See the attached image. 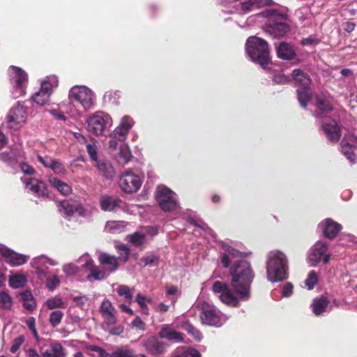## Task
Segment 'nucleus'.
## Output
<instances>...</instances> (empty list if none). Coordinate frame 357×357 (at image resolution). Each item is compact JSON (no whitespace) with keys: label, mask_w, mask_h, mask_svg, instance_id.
Masks as SVG:
<instances>
[{"label":"nucleus","mask_w":357,"mask_h":357,"mask_svg":"<svg viewBox=\"0 0 357 357\" xmlns=\"http://www.w3.org/2000/svg\"><path fill=\"white\" fill-rule=\"evenodd\" d=\"M324 236L328 238H335L341 230L342 226L331 218L323 220L319 225Z\"/></svg>","instance_id":"nucleus-21"},{"label":"nucleus","mask_w":357,"mask_h":357,"mask_svg":"<svg viewBox=\"0 0 357 357\" xmlns=\"http://www.w3.org/2000/svg\"><path fill=\"white\" fill-rule=\"evenodd\" d=\"M116 248L121 255L119 259L123 260L124 261H127L128 256L130 255L129 248L126 245L123 244L118 245Z\"/></svg>","instance_id":"nucleus-59"},{"label":"nucleus","mask_w":357,"mask_h":357,"mask_svg":"<svg viewBox=\"0 0 357 357\" xmlns=\"http://www.w3.org/2000/svg\"><path fill=\"white\" fill-rule=\"evenodd\" d=\"M145 266L155 265L158 261V257L154 254H149L142 259Z\"/></svg>","instance_id":"nucleus-58"},{"label":"nucleus","mask_w":357,"mask_h":357,"mask_svg":"<svg viewBox=\"0 0 357 357\" xmlns=\"http://www.w3.org/2000/svg\"><path fill=\"white\" fill-rule=\"evenodd\" d=\"M293 79L299 85L297 89L298 100L301 105L305 107L311 98V93L309 91V86L311 80L309 76L300 69H296L292 73Z\"/></svg>","instance_id":"nucleus-10"},{"label":"nucleus","mask_w":357,"mask_h":357,"mask_svg":"<svg viewBox=\"0 0 357 357\" xmlns=\"http://www.w3.org/2000/svg\"><path fill=\"white\" fill-rule=\"evenodd\" d=\"M100 312L103 318L104 324L111 326L116 322V310L108 299H105L102 302L100 306Z\"/></svg>","instance_id":"nucleus-19"},{"label":"nucleus","mask_w":357,"mask_h":357,"mask_svg":"<svg viewBox=\"0 0 357 357\" xmlns=\"http://www.w3.org/2000/svg\"><path fill=\"white\" fill-rule=\"evenodd\" d=\"M63 317V313L61 311L56 310L53 311L50 315V323L53 326L55 327L58 326Z\"/></svg>","instance_id":"nucleus-49"},{"label":"nucleus","mask_w":357,"mask_h":357,"mask_svg":"<svg viewBox=\"0 0 357 357\" xmlns=\"http://www.w3.org/2000/svg\"><path fill=\"white\" fill-rule=\"evenodd\" d=\"M125 227V222L121 221H107L105 225V230L110 233L122 232Z\"/></svg>","instance_id":"nucleus-38"},{"label":"nucleus","mask_w":357,"mask_h":357,"mask_svg":"<svg viewBox=\"0 0 357 357\" xmlns=\"http://www.w3.org/2000/svg\"><path fill=\"white\" fill-rule=\"evenodd\" d=\"M316 106L320 112L316 113L314 116L317 119H322L321 128L328 139L333 142H338L340 137V130L336 121L327 116H322V113L328 112L333 109L329 99L324 95L318 96L317 97Z\"/></svg>","instance_id":"nucleus-3"},{"label":"nucleus","mask_w":357,"mask_h":357,"mask_svg":"<svg viewBox=\"0 0 357 357\" xmlns=\"http://www.w3.org/2000/svg\"><path fill=\"white\" fill-rule=\"evenodd\" d=\"M132 326L141 331H145V324L139 317H136L132 321Z\"/></svg>","instance_id":"nucleus-64"},{"label":"nucleus","mask_w":357,"mask_h":357,"mask_svg":"<svg viewBox=\"0 0 357 357\" xmlns=\"http://www.w3.org/2000/svg\"><path fill=\"white\" fill-rule=\"evenodd\" d=\"M26 278L22 274H15L9 278V284L14 289H19L24 286Z\"/></svg>","instance_id":"nucleus-39"},{"label":"nucleus","mask_w":357,"mask_h":357,"mask_svg":"<svg viewBox=\"0 0 357 357\" xmlns=\"http://www.w3.org/2000/svg\"><path fill=\"white\" fill-rule=\"evenodd\" d=\"M58 84L59 80L57 77L55 75H49L45 77L40 82V89L51 96L53 93V91L58 86Z\"/></svg>","instance_id":"nucleus-30"},{"label":"nucleus","mask_w":357,"mask_h":357,"mask_svg":"<svg viewBox=\"0 0 357 357\" xmlns=\"http://www.w3.org/2000/svg\"><path fill=\"white\" fill-rule=\"evenodd\" d=\"M180 327L184 330H185L188 334L192 336L197 341H200L202 338V335L199 330L195 328L191 324H190L188 321H183Z\"/></svg>","instance_id":"nucleus-41"},{"label":"nucleus","mask_w":357,"mask_h":357,"mask_svg":"<svg viewBox=\"0 0 357 357\" xmlns=\"http://www.w3.org/2000/svg\"><path fill=\"white\" fill-rule=\"evenodd\" d=\"M0 160L8 165H13L16 160V156L12 151H5L0 153Z\"/></svg>","instance_id":"nucleus-52"},{"label":"nucleus","mask_w":357,"mask_h":357,"mask_svg":"<svg viewBox=\"0 0 357 357\" xmlns=\"http://www.w3.org/2000/svg\"><path fill=\"white\" fill-rule=\"evenodd\" d=\"M59 109L63 110V112H61L60 110L54 109L48 111L52 116L59 121H65L66 120V118L63 114L64 112L70 114L72 116H74L76 112L73 111L71 109H68V106L65 103H61L59 105Z\"/></svg>","instance_id":"nucleus-33"},{"label":"nucleus","mask_w":357,"mask_h":357,"mask_svg":"<svg viewBox=\"0 0 357 357\" xmlns=\"http://www.w3.org/2000/svg\"><path fill=\"white\" fill-rule=\"evenodd\" d=\"M356 146L357 137L353 135L349 134L344 136L341 142L342 152L351 162H354L356 160V155L354 153Z\"/></svg>","instance_id":"nucleus-18"},{"label":"nucleus","mask_w":357,"mask_h":357,"mask_svg":"<svg viewBox=\"0 0 357 357\" xmlns=\"http://www.w3.org/2000/svg\"><path fill=\"white\" fill-rule=\"evenodd\" d=\"M60 284V280L56 275L48 277L46 280V287L48 289L53 291Z\"/></svg>","instance_id":"nucleus-53"},{"label":"nucleus","mask_w":357,"mask_h":357,"mask_svg":"<svg viewBox=\"0 0 357 357\" xmlns=\"http://www.w3.org/2000/svg\"><path fill=\"white\" fill-rule=\"evenodd\" d=\"M26 190L38 197H45L48 195V190L44 182L35 178H22Z\"/></svg>","instance_id":"nucleus-17"},{"label":"nucleus","mask_w":357,"mask_h":357,"mask_svg":"<svg viewBox=\"0 0 357 357\" xmlns=\"http://www.w3.org/2000/svg\"><path fill=\"white\" fill-rule=\"evenodd\" d=\"M246 52L251 60L264 68L269 62V50L267 43L260 38L251 36L246 43Z\"/></svg>","instance_id":"nucleus-4"},{"label":"nucleus","mask_w":357,"mask_h":357,"mask_svg":"<svg viewBox=\"0 0 357 357\" xmlns=\"http://www.w3.org/2000/svg\"><path fill=\"white\" fill-rule=\"evenodd\" d=\"M317 282L318 275L315 271H311L305 280V284L309 290H311L315 287Z\"/></svg>","instance_id":"nucleus-46"},{"label":"nucleus","mask_w":357,"mask_h":357,"mask_svg":"<svg viewBox=\"0 0 357 357\" xmlns=\"http://www.w3.org/2000/svg\"><path fill=\"white\" fill-rule=\"evenodd\" d=\"M220 261L225 268H230L231 285L216 281L213 285V291L220 294V301L229 306L238 307L241 302L248 301L251 296L250 285L254 278V273L250 264L244 260L243 252L233 248L227 242H221Z\"/></svg>","instance_id":"nucleus-1"},{"label":"nucleus","mask_w":357,"mask_h":357,"mask_svg":"<svg viewBox=\"0 0 357 357\" xmlns=\"http://www.w3.org/2000/svg\"><path fill=\"white\" fill-rule=\"evenodd\" d=\"M110 138L111 139L108 142V146L111 151L116 150L119 146V144L126 140L125 138H121L120 136H113V132L110 134Z\"/></svg>","instance_id":"nucleus-51"},{"label":"nucleus","mask_w":357,"mask_h":357,"mask_svg":"<svg viewBox=\"0 0 357 357\" xmlns=\"http://www.w3.org/2000/svg\"><path fill=\"white\" fill-rule=\"evenodd\" d=\"M293 284L290 282L286 283L282 290V295L284 297H289L293 293Z\"/></svg>","instance_id":"nucleus-62"},{"label":"nucleus","mask_w":357,"mask_h":357,"mask_svg":"<svg viewBox=\"0 0 357 357\" xmlns=\"http://www.w3.org/2000/svg\"><path fill=\"white\" fill-rule=\"evenodd\" d=\"M91 274L87 276L89 280L94 279L96 280H101L105 278V272L100 270L98 267L93 264L89 269Z\"/></svg>","instance_id":"nucleus-45"},{"label":"nucleus","mask_w":357,"mask_h":357,"mask_svg":"<svg viewBox=\"0 0 357 357\" xmlns=\"http://www.w3.org/2000/svg\"><path fill=\"white\" fill-rule=\"evenodd\" d=\"M100 204L102 210L105 211H111L116 208H123V202L110 196H102L100 199Z\"/></svg>","instance_id":"nucleus-27"},{"label":"nucleus","mask_w":357,"mask_h":357,"mask_svg":"<svg viewBox=\"0 0 357 357\" xmlns=\"http://www.w3.org/2000/svg\"><path fill=\"white\" fill-rule=\"evenodd\" d=\"M42 354L43 357H66L64 348L58 342L50 343Z\"/></svg>","instance_id":"nucleus-26"},{"label":"nucleus","mask_w":357,"mask_h":357,"mask_svg":"<svg viewBox=\"0 0 357 357\" xmlns=\"http://www.w3.org/2000/svg\"><path fill=\"white\" fill-rule=\"evenodd\" d=\"M59 210L60 213L66 218H70L75 213L83 217L89 215L88 212L83 208V206L75 200H66L61 202L59 204Z\"/></svg>","instance_id":"nucleus-15"},{"label":"nucleus","mask_w":357,"mask_h":357,"mask_svg":"<svg viewBox=\"0 0 357 357\" xmlns=\"http://www.w3.org/2000/svg\"><path fill=\"white\" fill-rule=\"evenodd\" d=\"M86 123L89 132L99 136L109 130L113 125V120L107 113L98 111L90 115Z\"/></svg>","instance_id":"nucleus-6"},{"label":"nucleus","mask_w":357,"mask_h":357,"mask_svg":"<svg viewBox=\"0 0 357 357\" xmlns=\"http://www.w3.org/2000/svg\"><path fill=\"white\" fill-rule=\"evenodd\" d=\"M183 357H202L201 354L197 349L192 348H179Z\"/></svg>","instance_id":"nucleus-55"},{"label":"nucleus","mask_w":357,"mask_h":357,"mask_svg":"<svg viewBox=\"0 0 357 357\" xmlns=\"http://www.w3.org/2000/svg\"><path fill=\"white\" fill-rule=\"evenodd\" d=\"M45 305L50 310L66 307L65 303L59 296H54L47 299L45 302Z\"/></svg>","instance_id":"nucleus-43"},{"label":"nucleus","mask_w":357,"mask_h":357,"mask_svg":"<svg viewBox=\"0 0 357 357\" xmlns=\"http://www.w3.org/2000/svg\"><path fill=\"white\" fill-rule=\"evenodd\" d=\"M135 121L130 116H124L121 118L117 127L113 130V136H120L126 139L130 129L133 127Z\"/></svg>","instance_id":"nucleus-23"},{"label":"nucleus","mask_w":357,"mask_h":357,"mask_svg":"<svg viewBox=\"0 0 357 357\" xmlns=\"http://www.w3.org/2000/svg\"><path fill=\"white\" fill-rule=\"evenodd\" d=\"M50 169L56 174H63L65 171L62 164L56 160H54Z\"/></svg>","instance_id":"nucleus-60"},{"label":"nucleus","mask_w":357,"mask_h":357,"mask_svg":"<svg viewBox=\"0 0 357 357\" xmlns=\"http://www.w3.org/2000/svg\"><path fill=\"white\" fill-rule=\"evenodd\" d=\"M63 271L68 275H73L79 271V267L73 263H69L63 266Z\"/></svg>","instance_id":"nucleus-54"},{"label":"nucleus","mask_w":357,"mask_h":357,"mask_svg":"<svg viewBox=\"0 0 357 357\" xmlns=\"http://www.w3.org/2000/svg\"><path fill=\"white\" fill-rule=\"evenodd\" d=\"M155 199L164 211H172L179 207L176 195L169 188L162 185L157 188Z\"/></svg>","instance_id":"nucleus-9"},{"label":"nucleus","mask_w":357,"mask_h":357,"mask_svg":"<svg viewBox=\"0 0 357 357\" xmlns=\"http://www.w3.org/2000/svg\"><path fill=\"white\" fill-rule=\"evenodd\" d=\"M68 99L72 103H78L85 111L92 109L96 101L95 93L84 85L73 86L68 92Z\"/></svg>","instance_id":"nucleus-5"},{"label":"nucleus","mask_w":357,"mask_h":357,"mask_svg":"<svg viewBox=\"0 0 357 357\" xmlns=\"http://www.w3.org/2000/svg\"><path fill=\"white\" fill-rule=\"evenodd\" d=\"M99 262L109 273L115 271L119 266V259L107 253H102L99 256Z\"/></svg>","instance_id":"nucleus-25"},{"label":"nucleus","mask_w":357,"mask_h":357,"mask_svg":"<svg viewBox=\"0 0 357 357\" xmlns=\"http://www.w3.org/2000/svg\"><path fill=\"white\" fill-rule=\"evenodd\" d=\"M24 342V337L23 335H20L15 338L10 349V352L15 354L20 349Z\"/></svg>","instance_id":"nucleus-56"},{"label":"nucleus","mask_w":357,"mask_h":357,"mask_svg":"<svg viewBox=\"0 0 357 357\" xmlns=\"http://www.w3.org/2000/svg\"><path fill=\"white\" fill-rule=\"evenodd\" d=\"M13 305V299L6 291L0 292V309L9 310Z\"/></svg>","instance_id":"nucleus-44"},{"label":"nucleus","mask_w":357,"mask_h":357,"mask_svg":"<svg viewBox=\"0 0 357 357\" xmlns=\"http://www.w3.org/2000/svg\"><path fill=\"white\" fill-rule=\"evenodd\" d=\"M26 326L31 331L35 337L38 336V332L36 328V319L34 317H29L26 321Z\"/></svg>","instance_id":"nucleus-61"},{"label":"nucleus","mask_w":357,"mask_h":357,"mask_svg":"<svg viewBox=\"0 0 357 357\" xmlns=\"http://www.w3.org/2000/svg\"><path fill=\"white\" fill-rule=\"evenodd\" d=\"M278 56L285 60H290L295 56L293 47L287 43H281L277 50Z\"/></svg>","instance_id":"nucleus-32"},{"label":"nucleus","mask_w":357,"mask_h":357,"mask_svg":"<svg viewBox=\"0 0 357 357\" xmlns=\"http://www.w3.org/2000/svg\"><path fill=\"white\" fill-rule=\"evenodd\" d=\"M0 255L4 261L11 266H22L29 259V256L16 252L2 244H0Z\"/></svg>","instance_id":"nucleus-14"},{"label":"nucleus","mask_w":357,"mask_h":357,"mask_svg":"<svg viewBox=\"0 0 357 357\" xmlns=\"http://www.w3.org/2000/svg\"><path fill=\"white\" fill-rule=\"evenodd\" d=\"M50 96L49 93L40 89L32 96V100L37 105L42 106L49 102Z\"/></svg>","instance_id":"nucleus-40"},{"label":"nucleus","mask_w":357,"mask_h":357,"mask_svg":"<svg viewBox=\"0 0 357 357\" xmlns=\"http://www.w3.org/2000/svg\"><path fill=\"white\" fill-rule=\"evenodd\" d=\"M200 319L204 324L220 327L227 321L228 317L213 305L204 302L202 304Z\"/></svg>","instance_id":"nucleus-8"},{"label":"nucleus","mask_w":357,"mask_h":357,"mask_svg":"<svg viewBox=\"0 0 357 357\" xmlns=\"http://www.w3.org/2000/svg\"><path fill=\"white\" fill-rule=\"evenodd\" d=\"M135 301L140 307L142 313L146 315L149 314V310L147 306V303H151L152 302V298L151 297L145 296L142 294H137Z\"/></svg>","instance_id":"nucleus-37"},{"label":"nucleus","mask_w":357,"mask_h":357,"mask_svg":"<svg viewBox=\"0 0 357 357\" xmlns=\"http://www.w3.org/2000/svg\"><path fill=\"white\" fill-rule=\"evenodd\" d=\"M116 291L120 296L123 297L124 299L129 303H131L133 301L132 293L130 287L128 286L118 285Z\"/></svg>","instance_id":"nucleus-42"},{"label":"nucleus","mask_w":357,"mask_h":357,"mask_svg":"<svg viewBox=\"0 0 357 357\" xmlns=\"http://www.w3.org/2000/svg\"><path fill=\"white\" fill-rule=\"evenodd\" d=\"M328 305V301L323 297L316 298L312 304L313 313L319 316L324 312Z\"/></svg>","instance_id":"nucleus-34"},{"label":"nucleus","mask_w":357,"mask_h":357,"mask_svg":"<svg viewBox=\"0 0 357 357\" xmlns=\"http://www.w3.org/2000/svg\"><path fill=\"white\" fill-rule=\"evenodd\" d=\"M112 357H136V356L131 349L119 348L112 352Z\"/></svg>","instance_id":"nucleus-47"},{"label":"nucleus","mask_w":357,"mask_h":357,"mask_svg":"<svg viewBox=\"0 0 357 357\" xmlns=\"http://www.w3.org/2000/svg\"><path fill=\"white\" fill-rule=\"evenodd\" d=\"M266 31L274 38H280L285 36L289 31V26L282 22L270 24L266 26Z\"/></svg>","instance_id":"nucleus-28"},{"label":"nucleus","mask_w":357,"mask_h":357,"mask_svg":"<svg viewBox=\"0 0 357 357\" xmlns=\"http://www.w3.org/2000/svg\"><path fill=\"white\" fill-rule=\"evenodd\" d=\"M129 241L135 246H139L145 242V235L141 232H135L129 236Z\"/></svg>","instance_id":"nucleus-48"},{"label":"nucleus","mask_w":357,"mask_h":357,"mask_svg":"<svg viewBox=\"0 0 357 357\" xmlns=\"http://www.w3.org/2000/svg\"><path fill=\"white\" fill-rule=\"evenodd\" d=\"M10 82L12 85L11 94L13 98L25 95L28 83V75L22 68L11 66L8 70Z\"/></svg>","instance_id":"nucleus-7"},{"label":"nucleus","mask_w":357,"mask_h":357,"mask_svg":"<svg viewBox=\"0 0 357 357\" xmlns=\"http://www.w3.org/2000/svg\"><path fill=\"white\" fill-rule=\"evenodd\" d=\"M160 338L167 339L169 341L180 342L183 341V335L177 332L170 327L169 325H164L162 326L158 333Z\"/></svg>","instance_id":"nucleus-24"},{"label":"nucleus","mask_w":357,"mask_h":357,"mask_svg":"<svg viewBox=\"0 0 357 357\" xmlns=\"http://www.w3.org/2000/svg\"><path fill=\"white\" fill-rule=\"evenodd\" d=\"M27 116L26 107L18 102L9 110L6 117V123L9 128L16 130L26 123Z\"/></svg>","instance_id":"nucleus-11"},{"label":"nucleus","mask_w":357,"mask_h":357,"mask_svg":"<svg viewBox=\"0 0 357 357\" xmlns=\"http://www.w3.org/2000/svg\"><path fill=\"white\" fill-rule=\"evenodd\" d=\"M49 182L52 187L56 188L63 195H68L72 192V188L68 184L56 178L50 177Z\"/></svg>","instance_id":"nucleus-31"},{"label":"nucleus","mask_w":357,"mask_h":357,"mask_svg":"<svg viewBox=\"0 0 357 357\" xmlns=\"http://www.w3.org/2000/svg\"><path fill=\"white\" fill-rule=\"evenodd\" d=\"M96 166L101 174L107 178L112 179L114 175L115 172L114 167L109 162L103 161H97Z\"/></svg>","instance_id":"nucleus-35"},{"label":"nucleus","mask_w":357,"mask_h":357,"mask_svg":"<svg viewBox=\"0 0 357 357\" xmlns=\"http://www.w3.org/2000/svg\"><path fill=\"white\" fill-rule=\"evenodd\" d=\"M59 262L45 255L36 257L31 261V267L35 270V273L40 278L45 277L48 273V266H57Z\"/></svg>","instance_id":"nucleus-16"},{"label":"nucleus","mask_w":357,"mask_h":357,"mask_svg":"<svg viewBox=\"0 0 357 357\" xmlns=\"http://www.w3.org/2000/svg\"><path fill=\"white\" fill-rule=\"evenodd\" d=\"M273 82L276 84H284L289 82V78L284 74H278L274 76Z\"/></svg>","instance_id":"nucleus-63"},{"label":"nucleus","mask_w":357,"mask_h":357,"mask_svg":"<svg viewBox=\"0 0 357 357\" xmlns=\"http://www.w3.org/2000/svg\"><path fill=\"white\" fill-rule=\"evenodd\" d=\"M132 155L127 144L119 145V152L116 155V159L119 165H125L132 159Z\"/></svg>","instance_id":"nucleus-29"},{"label":"nucleus","mask_w":357,"mask_h":357,"mask_svg":"<svg viewBox=\"0 0 357 357\" xmlns=\"http://www.w3.org/2000/svg\"><path fill=\"white\" fill-rule=\"evenodd\" d=\"M24 308L33 311L36 306V301L30 291H24L20 295Z\"/></svg>","instance_id":"nucleus-36"},{"label":"nucleus","mask_w":357,"mask_h":357,"mask_svg":"<svg viewBox=\"0 0 357 357\" xmlns=\"http://www.w3.org/2000/svg\"><path fill=\"white\" fill-rule=\"evenodd\" d=\"M187 221L189 225L195 227L193 233L195 236L204 235L205 237L209 236L213 239L216 238L215 233L211 229H210L202 220L189 217L188 218Z\"/></svg>","instance_id":"nucleus-20"},{"label":"nucleus","mask_w":357,"mask_h":357,"mask_svg":"<svg viewBox=\"0 0 357 357\" xmlns=\"http://www.w3.org/2000/svg\"><path fill=\"white\" fill-rule=\"evenodd\" d=\"M86 151L91 159L97 162L98 160L96 146L94 144H88L86 145Z\"/></svg>","instance_id":"nucleus-57"},{"label":"nucleus","mask_w":357,"mask_h":357,"mask_svg":"<svg viewBox=\"0 0 357 357\" xmlns=\"http://www.w3.org/2000/svg\"><path fill=\"white\" fill-rule=\"evenodd\" d=\"M328 246L323 241L316 242L310 249L307 261L312 267L317 266L322 260L324 264H326L331 259V255L328 252Z\"/></svg>","instance_id":"nucleus-12"},{"label":"nucleus","mask_w":357,"mask_h":357,"mask_svg":"<svg viewBox=\"0 0 357 357\" xmlns=\"http://www.w3.org/2000/svg\"><path fill=\"white\" fill-rule=\"evenodd\" d=\"M77 263L80 265L82 268L89 269L93 264V261L88 254H84L81 256L77 261Z\"/></svg>","instance_id":"nucleus-50"},{"label":"nucleus","mask_w":357,"mask_h":357,"mask_svg":"<svg viewBox=\"0 0 357 357\" xmlns=\"http://www.w3.org/2000/svg\"><path fill=\"white\" fill-rule=\"evenodd\" d=\"M266 275L268 281L278 282L288 278V259L280 250H272L266 257Z\"/></svg>","instance_id":"nucleus-2"},{"label":"nucleus","mask_w":357,"mask_h":357,"mask_svg":"<svg viewBox=\"0 0 357 357\" xmlns=\"http://www.w3.org/2000/svg\"><path fill=\"white\" fill-rule=\"evenodd\" d=\"M146 350L151 355H160L166 351L167 344L155 337H151L143 344Z\"/></svg>","instance_id":"nucleus-22"},{"label":"nucleus","mask_w":357,"mask_h":357,"mask_svg":"<svg viewBox=\"0 0 357 357\" xmlns=\"http://www.w3.org/2000/svg\"><path fill=\"white\" fill-rule=\"evenodd\" d=\"M142 178L131 170L123 172L119 178V187L126 193L137 192L142 185Z\"/></svg>","instance_id":"nucleus-13"}]
</instances>
